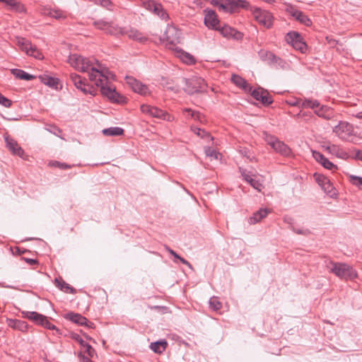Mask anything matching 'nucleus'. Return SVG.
<instances>
[{
	"instance_id": "nucleus-1",
	"label": "nucleus",
	"mask_w": 362,
	"mask_h": 362,
	"mask_svg": "<svg viewBox=\"0 0 362 362\" xmlns=\"http://www.w3.org/2000/svg\"><path fill=\"white\" fill-rule=\"evenodd\" d=\"M68 62L76 70L87 72L90 83L100 88L101 94L112 102H119L120 95L112 84L115 75L98 61H93L77 54H71Z\"/></svg>"
},
{
	"instance_id": "nucleus-2",
	"label": "nucleus",
	"mask_w": 362,
	"mask_h": 362,
	"mask_svg": "<svg viewBox=\"0 0 362 362\" xmlns=\"http://www.w3.org/2000/svg\"><path fill=\"white\" fill-rule=\"evenodd\" d=\"M331 272L340 279L345 280H353L357 278V273L352 267L345 263L329 262L327 266Z\"/></svg>"
},
{
	"instance_id": "nucleus-3",
	"label": "nucleus",
	"mask_w": 362,
	"mask_h": 362,
	"mask_svg": "<svg viewBox=\"0 0 362 362\" xmlns=\"http://www.w3.org/2000/svg\"><path fill=\"white\" fill-rule=\"evenodd\" d=\"M211 4L224 12H234L239 7L247 8L249 3L245 0H211Z\"/></svg>"
},
{
	"instance_id": "nucleus-4",
	"label": "nucleus",
	"mask_w": 362,
	"mask_h": 362,
	"mask_svg": "<svg viewBox=\"0 0 362 362\" xmlns=\"http://www.w3.org/2000/svg\"><path fill=\"white\" fill-rule=\"evenodd\" d=\"M180 81L182 83L185 84L184 90L188 94L192 95L206 91L207 84L205 81L200 77H194L189 79L182 78Z\"/></svg>"
},
{
	"instance_id": "nucleus-5",
	"label": "nucleus",
	"mask_w": 362,
	"mask_h": 362,
	"mask_svg": "<svg viewBox=\"0 0 362 362\" xmlns=\"http://www.w3.org/2000/svg\"><path fill=\"white\" fill-rule=\"evenodd\" d=\"M70 79L73 82L75 87L80 90L83 94H90L93 96L97 94V88L95 85L92 83L89 84L86 83V78H83L81 76L76 74H71Z\"/></svg>"
},
{
	"instance_id": "nucleus-6",
	"label": "nucleus",
	"mask_w": 362,
	"mask_h": 362,
	"mask_svg": "<svg viewBox=\"0 0 362 362\" xmlns=\"http://www.w3.org/2000/svg\"><path fill=\"white\" fill-rule=\"evenodd\" d=\"M247 9H250L254 18L262 25L269 28L273 23V16L272 13L266 10H262L258 7L251 6L250 4Z\"/></svg>"
},
{
	"instance_id": "nucleus-7",
	"label": "nucleus",
	"mask_w": 362,
	"mask_h": 362,
	"mask_svg": "<svg viewBox=\"0 0 362 362\" xmlns=\"http://www.w3.org/2000/svg\"><path fill=\"white\" fill-rule=\"evenodd\" d=\"M141 111L146 115H150L153 117L161 119L168 122L174 120V117L169 115L168 112L163 111L157 107L151 106L149 105L143 104L140 107Z\"/></svg>"
},
{
	"instance_id": "nucleus-8",
	"label": "nucleus",
	"mask_w": 362,
	"mask_h": 362,
	"mask_svg": "<svg viewBox=\"0 0 362 362\" xmlns=\"http://www.w3.org/2000/svg\"><path fill=\"white\" fill-rule=\"evenodd\" d=\"M286 41L291 45V46L296 50L300 51L301 53H305L307 50V45L303 40L300 34L295 31L288 33L285 37Z\"/></svg>"
},
{
	"instance_id": "nucleus-9",
	"label": "nucleus",
	"mask_w": 362,
	"mask_h": 362,
	"mask_svg": "<svg viewBox=\"0 0 362 362\" xmlns=\"http://www.w3.org/2000/svg\"><path fill=\"white\" fill-rule=\"evenodd\" d=\"M141 6L162 19H166L168 15L163 9L162 5L154 0H139Z\"/></svg>"
},
{
	"instance_id": "nucleus-10",
	"label": "nucleus",
	"mask_w": 362,
	"mask_h": 362,
	"mask_svg": "<svg viewBox=\"0 0 362 362\" xmlns=\"http://www.w3.org/2000/svg\"><path fill=\"white\" fill-rule=\"evenodd\" d=\"M16 43L20 49L25 52L28 55L39 59L43 58L41 52L37 49L36 46L33 45L28 40L25 38H18Z\"/></svg>"
},
{
	"instance_id": "nucleus-11",
	"label": "nucleus",
	"mask_w": 362,
	"mask_h": 362,
	"mask_svg": "<svg viewBox=\"0 0 362 362\" xmlns=\"http://www.w3.org/2000/svg\"><path fill=\"white\" fill-rule=\"evenodd\" d=\"M126 83L135 93L146 96L150 94V91L146 85L139 81L132 76H126Z\"/></svg>"
},
{
	"instance_id": "nucleus-12",
	"label": "nucleus",
	"mask_w": 362,
	"mask_h": 362,
	"mask_svg": "<svg viewBox=\"0 0 362 362\" xmlns=\"http://www.w3.org/2000/svg\"><path fill=\"white\" fill-rule=\"evenodd\" d=\"M286 11L303 25L306 26H310L312 25L311 20L304 13L296 9L291 4L286 5Z\"/></svg>"
},
{
	"instance_id": "nucleus-13",
	"label": "nucleus",
	"mask_w": 362,
	"mask_h": 362,
	"mask_svg": "<svg viewBox=\"0 0 362 362\" xmlns=\"http://www.w3.org/2000/svg\"><path fill=\"white\" fill-rule=\"evenodd\" d=\"M353 128L348 122L340 121L333 128V132L341 139H346L352 133Z\"/></svg>"
},
{
	"instance_id": "nucleus-14",
	"label": "nucleus",
	"mask_w": 362,
	"mask_h": 362,
	"mask_svg": "<svg viewBox=\"0 0 362 362\" xmlns=\"http://www.w3.org/2000/svg\"><path fill=\"white\" fill-rule=\"evenodd\" d=\"M163 39L166 40L169 49H173L174 46L179 42V35L174 26H169L166 28Z\"/></svg>"
},
{
	"instance_id": "nucleus-15",
	"label": "nucleus",
	"mask_w": 362,
	"mask_h": 362,
	"mask_svg": "<svg viewBox=\"0 0 362 362\" xmlns=\"http://www.w3.org/2000/svg\"><path fill=\"white\" fill-rule=\"evenodd\" d=\"M241 175L243 179L248 182L253 188L257 189L258 192H261L264 188L262 182L259 180L256 179V175L252 174L251 172L247 171L245 169L240 168Z\"/></svg>"
},
{
	"instance_id": "nucleus-16",
	"label": "nucleus",
	"mask_w": 362,
	"mask_h": 362,
	"mask_svg": "<svg viewBox=\"0 0 362 362\" xmlns=\"http://www.w3.org/2000/svg\"><path fill=\"white\" fill-rule=\"evenodd\" d=\"M252 96L258 101H260L263 105H269L273 103L272 97L263 88H258L252 91Z\"/></svg>"
},
{
	"instance_id": "nucleus-17",
	"label": "nucleus",
	"mask_w": 362,
	"mask_h": 362,
	"mask_svg": "<svg viewBox=\"0 0 362 362\" xmlns=\"http://www.w3.org/2000/svg\"><path fill=\"white\" fill-rule=\"evenodd\" d=\"M65 318L76 325H84L90 329L94 328V324L88 321L87 318L82 316L81 314L69 313L66 315Z\"/></svg>"
},
{
	"instance_id": "nucleus-18",
	"label": "nucleus",
	"mask_w": 362,
	"mask_h": 362,
	"mask_svg": "<svg viewBox=\"0 0 362 362\" xmlns=\"http://www.w3.org/2000/svg\"><path fill=\"white\" fill-rule=\"evenodd\" d=\"M259 55L262 60L265 61L271 64L281 65L284 63V62L281 58L276 57L272 52L261 50L259 52Z\"/></svg>"
},
{
	"instance_id": "nucleus-19",
	"label": "nucleus",
	"mask_w": 362,
	"mask_h": 362,
	"mask_svg": "<svg viewBox=\"0 0 362 362\" xmlns=\"http://www.w3.org/2000/svg\"><path fill=\"white\" fill-rule=\"evenodd\" d=\"M313 156L314 158L320 163L325 168L334 171L337 170V166L334 165L333 163L329 161L327 158L324 156L323 154L318 151H313Z\"/></svg>"
},
{
	"instance_id": "nucleus-20",
	"label": "nucleus",
	"mask_w": 362,
	"mask_h": 362,
	"mask_svg": "<svg viewBox=\"0 0 362 362\" xmlns=\"http://www.w3.org/2000/svg\"><path fill=\"white\" fill-rule=\"evenodd\" d=\"M204 23L212 29H218L219 21L217 18L216 13L212 10H205Z\"/></svg>"
},
{
	"instance_id": "nucleus-21",
	"label": "nucleus",
	"mask_w": 362,
	"mask_h": 362,
	"mask_svg": "<svg viewBox=\"0 0 362 362\" xmlns=\"http://www.w3.org/2000/svg\"><path fill=\"white\" fill-rule=\"evenodd\" d=\"M5 141L6 144V147L8 150L13 154L22 157L24 154V151L23 148L18 145V142L10 138L9 136H5Z\"/></svg>"
},
{
	"instance_id": "nucleus-22",
	"label": "nucleus",
	"mask_w": 362,
	"mask_h": 362,
	"mask_svg": "<svg viewBox=\"0 0 362 362\" xmlns=\"http://www.w3.org/2000/svg\"><path fill=\"white\" fill-rule=\"evenodd\" d=\"M315 113L320 117L327 120L333 119L335 117V112L331 107L322 105L315 110Z\"/></svg>"
},
{
	"instance_id": "nucleus-23",
	"label": "nucleus",
	"mask_w": 362,
	"mask_h": 362,
	"mask_svg": "<svg viewBox=\"0 0 362 362\" xmlns=\"http://www.w3.org/2000/svg\"><path fill=\"white\" fill-rule=\"evenodd\" d=\"M7 325L9 327L21 332H27L29 328L26 322L18 319H8Z\"/></svg>"
},
{
	"instance_id": "nucleus-24",
	"label": "nucleus",
	"mask_w": 362,
	"mask_h": 362,
	"mask_svg": "<svg viewBox=\"0 0 362 362\" xmlns=\"http://www.w3.org/2000/svg\"><path fill=\"white\" fill-rule=\"evenodd\" d=\"M324 148L331 154L342 159L348 157L347 153L344 151L339 146L336 144H329L324 146Z\"/></svg>"
},
{
	"instance_id": "nucleus-25",
	"label": "nucleus",
	"mask_w": 362,
	"mask_h": 362,
	"mask_svg": "<svg viewBox=\"0 0 362 362\" xmlns=\"http://www.w3.org/2000/svg\"><path fill=\"white\" fill-rule=\"evenodd\" d=\"M272 148L276 153H279L284 156H288L291 153V149L289 148V147L286 144L279 141V139Z\"/></svg>"
},
{
	"instance_id": "nucleus-26",
	"label": "nucleus",
	"mask_w": 362,
	"mask_h": 362,
	"mask_svg": "<svg viewBox=\"0 0 362 362\" xmlns=\"http://www.w3.org/2000/svg\"><path fill=\"white\" fill-rule=\"evenodd\" d=\"M124 35H127L129 38L141 43H144L147 40V37L146 36H144L138 30L134 29H131L128 31L124 32Z\"/></svg>"
},
{
	"instance_id": "nucleus-27",
	"label": "nucleus",
	"mask_w": 362,
	"mask_h": 362,
	"mask_svg": "<svg viewBox=\"0 0 362 362\" xmlns=\"http://www.w3.org/2000/svg\"><path fill=\"white\" fill-rule=\"evenodd\" d=\"M54 284L57 288H59L62 291H64L66 293H75V289L74 288L71 287L69 284L66 283L61 278H56L54 279Z\"/></svg>"
},
{
	"instance_id": "nucleus-28",
	"label": "nucleus",
	"mask_w": 362,
	"mask_h": 362,
	"mask_svg": "<svg viewBox=\"0 0 362 362\" xmlns=\"http://www.w3.org/2000/svg\"><path fill=\"white\" fill-rule=\"evenodd\" d=\"M23 315L24 317L28 318V320L33 321V322L38 325H40L42 320L43 319L44 317L43 315L34 311L23 312Z\"/></svg>"
},
{
	"instance_id": "nucleus-29",
	"label": "nucleus",
	"mask_w": 362,
	"mask_h": 362,
	"mask_svg": "<svg viewBox=\"0 0 362 362\" xmlns=\"http://www.w3.org/2000/svg\"><path fill=\"white\" fill-rule=\"evenodd\" d=\"M11 74L15 76L16 78L23 79L25 81H30L35 78V76L29 74L22 69H13L11 70Z\"/></svg>"
},
{
	"instance_id": "nucleus-30",
	"label": "nucleus",
	"mask_w": 362,
	"mask_h": 362,
	"mask_svg": "<svg viewBox=\"0 0 362 362\" xmlns=\"http://www.w3.org/2000/svg\"><path fill=\"white\" fill-rule=\"evenodd\" d=\"M269 212L270 211L267 209H260L250 218V223L255 224L260 221L262 218H265Z\"/></svg>"
},
{
	"instance_id": "nucleus-31",
	"label": "nucleus",
	"mask_w": 362,
	"mask_h": 362,
	"mask_svg": "<svg viewBox=\"0 0 362 362\" xmlns=\"http://www.w3.org/2000/svg\"><path fill=\"white\" fill-rule=\"evenodd\" d=\"M231 81L234 84H235L239 88L245 90H247V88H249L250 90H251V87H249L247 81L241 76L233 74L231 76Z\"/></svg>"
},
{
	"instance_id": "nucleus-32",
	"label": "nucleus",
	"mask_w": 362,
	"mask_h": 362,
	"mask_svg": "<svg viewBox=\"0 0 362 362\" xmlns=\"http://www.w3.org/2000/svg\"><path fill=\"white\" fill-rule=\"evenodd\" d=\"M124 129L119 127H112L102 131L103 135L107 136H120L124 134Z\"/></svg>"
},
{
	"instance_id": "nucleus-33",
	"label": "nucleus",
	"mask_w": 362,
	"mask_h": 362,
	"mask_svg": "<svg viewBox=\"0 0 362 362\" xmlns=\"http://www.w3.org/2000/svg\"><path fill=\"white\" fill-rule=\"evenodd\" d=\"M167 345L165 340H161L151 343L150 347L155 353L161 354L165 350Z\"/></svg>"
},
{
	"instance_id": "nucleus-34",
	"label": "nucleus",
	"mask_w": 362,
	"mask_h": 362,
	"mask_svg": "<svg viewBox=\"0 0 362 362\" xmlns=\"http://www.w3.org/2000/svg\"><path fill=\"white\" fill-rule=\"evenodd\" d=\"M0 1L4 3L7 6H9L11 9L13 11L23 12L25 10L23 5L16 0H0Z\"/></svg>"
},
{
	"instance_id": "nucleus-35",
	"label": "nucleus",
	"mask_w": 362,
	"mask_h": 362,
	"mask_svg": "<svg viewBox=\"0 0 362 362\" xmlns=\"http://www.w3.org/2000/svg\"><path fill=\"white\" fill-rule=\"evenodd\" d=\"M161 84L164 88H167L168 90H170L175 93H179L180 90L179 85H174L173 81L170 80L168 78H163L161 80Z\"/></svg>"
},
{
	"instance_id": "nucleus-36",
	"label": "nucleus",
	"mask_w": 362,
	"mask_h": 362,
	"mask_svg": "<svg viewBox=\"0 0 362 362\" xmlns=\"http://www.w3.org/2000/svg\"><path fill=\"white\" fill-rule=\"evenodd\" d=\"M178 57L187 64H194L195 63V59L190 54L185 52L182 50L177 51Z\"/></svg>"
},
{
	"instance_id": "nucleus-37",
	"label": "nucleus",
	"mask_w": 362,
	"mask_h": 362,
	"mask_svg": "<svg viewBox=\"0 0 362 362\" xmlns=\"http://www.w3.org/2000/svg\"><path fill=\"white\" fill-rule=\"evenodd\" d=\"M40 78L41 80V81L51 87V88H57V85H58V79L57 78H53V77H51V76H40Z\"/></svg>"
},
{
	"instance_id": "nucleus-38",
	"label": "nucleus",
	"mask_w": 362,
	"mask_h": 362,
	"mask_svg": "<svg viewBox=\"0 0 362 362\" xmlns=\"http://www.w3.org/2000/svg\"><path fill=\"white\" fill-rule=\"evenodd\" d=\"M110 22H107L103 20H100L98 21H95L93 23L94 26L100 30H103L105 33H108L109 27H110Z\"/></svg>"
},
{
	"instance_id": "nucleus-39",
	"label": "nucleus",
	"mask_w": 362,
	"mask_h": 362,
	"mask_svg": "<svg viewBox=\"0 0 362 362\" xmlns=\"http://www.w3.org/2000/svg\"><path fill=\"white\" fill-rule=\"evenodd\" d=\"M111 35H124V31L119 27L117 24L114 23L113 22H110L108 33Z\"/></svg>"
},
{
	"instance_id": "nucleus-40",
	"label": "nucleus",
	"mask_w": 362,
	"mask_h": 362,
	"mask_svg": "<svg viewBox=\"0 0 362 362\" xmlns=\"http://www.w3.org/2000/svg\"><path fill=\"white\" fill-rule=\"evenodd\" d=\"M301 107L305 108L317 109L320 107V103L317 100L305 99L301 103Z\"/></svg>"
},
{
	"instance_id": "nucleus-41",
	"label": "nucleus",
	"mask_w": 362,
	"mask_h": 362,
	"mask_svg": "<svg viewBox=\"0 0 362 362\" xmlns=\"http://www.w3.org/2000/svg\"><path fill=\"white\" fill-rule=\"evenodd\" d=\"M221 33L226 37H235L237 31L228 25H224L220 30Z\"/></svg>"
},
{
	"instance_id": "nucleus-42",
	"label": "nucleus",
	"mask_w": 362,
	"mask_h": 362,
	"mask_svg": "<svg viewBox=\"0 0 362 362\" xmlns=\"http://www.w3.org/2000/svg\"><path fill=\"white\" fill-rule=\"evenodd\" d=\"M40 325L50 330H55L58 334H60L59 329L54 325L52 324L45 315Z\"/></svg>"
},
{
	"instance_id": "nucleus-43",
	"label": "nucleus",
	"mask_w": 362,
	"mask_h": 362,
	"mask_svg": "<svg viewBox=\"0 0 362 362\" xmlns=\"http://www.w3.org/2000/svg\"><path fill=\"white\" fill-rule=\"evenodd\" d=\"M209 306L214 310H218L221 308V303L219 301L218 298L216 296H213L209 299Z\"/></svg>"
},
{
	"instance_id": "nucleus-44",
	"label": "nucleus",
	"mask_w": 362,
	"mask_h": 362,
	"mask_svg": "<svg viewBox=\"0 0 362 362\" xmlns=\"http://www.w3.org/2000/svg\"><path fill=\"white\" fill-rule=\"evenodd\" d=\"M316 180L325 191L327 190L326 185H328V187H331V184L328 178L323 175H319Z\"/></svg>"
},
{
	"instance_id": "nucleus-45",
	"label": "nucleus",
	"mask_w": 362,
	"mask_h": 362,
	"mask_svg": "<svg viewBox=\"0 0 362 362\" xmlns=\"http://www.w3.org/2000/svg\"><path fill=\"white\" fill-rule=\"evenodd\" d=\"M183 112H187L189 114L191 118L202 122V115L199 112L193 111L190 108H185Z\"/></svg>"
},
{
	"instance_id": "nucleus-46",
	"label": "nucleus",
	"mask_w": 362,
	"mask_h": 362,
	"mask_svg": "<svg viewBox=\"0 0 362 362\" xmlns=\"http://www.w3.org/2000/svg\"><path fill=\"white\" fill-rule=\"evenodd\" d=\"M98 4L109 11H113L114 9V5L110 0H100Z\"/></svg>"
},
{
	"instance_id": "nucleus-47",
	"label": "nucleus",
	"mask_w": 362,
	"mask_h": 362,
	"mask_svg": "<svg viewBox=\"0 0 362 362\" xmlns=\"http://www.w3.org/2000/svg\"><path fill=\"white\" fill-rule=\"evenodd\" d=\"M264 140L271 147H272L278 141V139L271 134H264Z\"/></svg>"
},
{
	"instance_id": "nucleus-48",
	"label": "nucleus",
	"mask_w": 362,
	"mask_h": 362,
	"mask_svg": "<svg viewBox=\"0 0 362 362\" xmlns=\"http://www.w3.org/2000/svg\"><path fill=\"white\" fill-rule=\"evenodd\" d=\"M192 130L197 136H200L202 139L210 137L209 134L207 132L204 131V129H202L200 128H194L192 129Z\"/></svg>"
},
{
	"instance_id": "nucleus-49",
	"label": "nucleus",
	"mask_w": 362,
	"mask_h": 362,
	"mask_svg": "<svg viewBox=\"0 0 362 362\" xmlns=\"http://www.w3.org/2000/svg\"><path fill=\"white\" fill-rule=\"evenodd\" d=\"M83 348L86 349V352L88 354V358H93L95 355H96V352L95 349L88 343L83 346Z\"/></svg>"
},
{
	"instance_id": "nucleus-50",
	"label": "nucleus",
	"mask_w": 362,
	"mask_h": 362,
	"mask_svg": "<svg viewBox=\"0 0 362 362\" xmlns=\"http://www.w3.org/2000/svg\"><path fill=\"white\" fill-rule=\"evenodd\" d=\"M50 15L56 19H64L66 18L65 13L59 10L52 11L50 12Z\"/></svg>"
},
{
	"instance_id": "nucleus-51",
	"label": "nucleus",
	"mask_w": 362,
	"mask_h": 362,
	"mask_svg": "<svg viewBox=\"0 0 362 362\" xmlns=\"http://www.w3.org/2000/svg\"><path fill=\"white\" fill-rule=\"evenodd\" d=\"M205 153L206 156L210 158H214L215 159L218 158V156H220L219 153H218L216 150L211 148H207L205 150Z\"/></svg>"
},
{
	"instance_id": "nucleus-52",
	"label": "nucleus",
	"mask_w": 362,
	"mask_h": 362,
	"mask_svg": "<svg viewBox=\"0 0 362 362\" xmlns=\"http://www.w3.org/2000/svg\"><path fill=\"white\" fill-rule=\"evenodd\" d=\"M0 105L6 107H9L12 105V101L9 100L8 98L4 97L1 93H0Z\"/></svg>"
},
{
	"instance_id": "nucleus-53",
	"label": "nucleus",
	"mask_w": 362,
	"mask_h": 362,
	"mask_svg": "<svg viewBox=\"0 0 362 362\" xmlns=\"http://www.w3.org/2000/svg\"><path fill=\"white\" fill-rule=\"evenodd\" d=\"M71 339L77 341L82 347L86 344V342L84 341V340L80 337L79 334L76 333H72L71 334Z\"/></svg>"
},
{
	"instance_id": "nucleus-54",
	"label": "nucleus",
	"mask_w": 362,
	"mask_h": 362,
	"mask_svg": "<svg viewBox=\"0 0 362 362\" xmlns=\"http://www.w3.org/2000/svg\"><path fill=\"white\" fill-rule=\"evenodd\" d=\"M350 178H351V181L353 185H354L356 186H358V187L362 186V177H358V176L351 175L350 177Z\"/></svg>"
},
{
	"instance_id": "nucleus-55",
	"label": "nucleus",
	"mask_w": 362,
	"mask_h": 362,
	"mask_svg": "<svg viewBox=\"0 0 362 362\" xmlns=\"http://www.w3.org/2000/svg\"><path fill=\"white\" fill-rule=\"evenodd\" d=\"M53 165L61 169H69L71 168L70 165H68L65 163H61L59 161H54L53 163Z\"/></svg>"
},
{
	"instance_id": "nucleus-56",
	"label": "nucleus",
	"mask_w": 362,
	"mask_h": 362,
	"mask_svg": "<svg viewBox=\"0 0 362 362\" xmlns=\"http://www.w3.org/2000/svg\"><path fill=\"white\" fill-rule=\"evenodd\" d=\"M78 357L82 362H93L90 359V358L86 356L84 354H82V352H79L78 354Z\"/></svg>"
},
{
	"instance_id": "nucleus-57",
	"label": "nucleus",
	"mask_w": 362,
	"mask_h": 362,
	"mask_svg": "<svg viewBox=\"0 0 362 362\" xmlns=\"http://www.w3.org/2000/svg\"><path fill=\"white\" fill-rule=\"evenodd\" d=\"M49 131L50 132L53 133L54 135L59 136L61 139H64L63 137H62L61 136L59 135V134L62 132V130L60 129H59L56 127H53Z\"/></svg>"
},
{
	"instance_id": "nucleus-58",
	"label": "nucleus",
	"mask_w": 362,
	"mask_h": 362,
	"mask_svg": "<svg viewBox=\"0 0 362 362\" xmlns=\"http://www.w3.org/2000/svg\"><path fill=\"white\" fill-rule=\"evenodd\" d=\"M165 247L166 250L170 255H172L175 258L178 259L179 257H180V256L179 255H177L173 250L170 249L168 246L165 245Z\"/></svg>"
},
{
	"instance_id": "nucleus-59",
	"label": "nucleus",
	"mask_w": 362,
	"mask_h": 362,
	"mask_svg": "<svg viewBox=\"0 0 362 362\" xmlns=\"http://www.w3.org/2000/svg\"><path fill=\"white\" fill-rule=\"evenodd\" d=\"M23 259L28 262V264H30V265H33V264H35L37 263V261L36 259H30V258H23Z\"/></svg>"
},
{
	"instance_id": "nucleus-60",
	"label": "nucleus",
	"mask_w": 362,
	"mask_h": 362,
	"mask_svg": "<svg viewBox=\"0 0 362 362\" xmlns=\"http://www.w3.org/2000/svg\"><path fill=\"white\" fill-rule=\"evenodd\" d=\"M182 264L188 266L189 267H192V265L191 264L187 261L185 259L182 258V257H179L178 259Z\"/></svg>"
},
{
	"instance_id": "nucleus-61",
	"label": "nucleus",
	"mask_w": 362,
	"mask_h": 362,
	"mask_svg": "<svg viewBox=\"0 0 362 362\" xmlns=\"http://www.w3.org/2000/svg\"><path fill=\"white\" fill-rule=\"evenodd\" d=\"M356 157L358 159H359V160H362V151H358L356 152Z\"/></svg>"
},
{
	"instance_id": "nucleus-62",
	"label": "nucleus",
	"mask_w": 362,
	"mask_h": 362,
	"mask_svg": "<svg viewBox=\"0 0 362 362\" xmlns=\"http://www.w3.org/2000/svg\"><path fill=\"white\" fill-rule=\"evenodd\" d=\"M327 40H328L329 43L334 45H337L338 43V42L335 40H328V37H327Z\"/></svg>"
},
{
	"instance_id": "nucleus-63",
	"label": "nucleus",
	"mask_w": 362,
	"mask_h": 362,
	"mask_svg": "<svg viewBox=\"0 0 362 362\" xmlns=\"http://www.w3.org/2000/svg\"><path fill=\"white\" fill-rule=\"evenodd\" d=\"M354 116L358 119H362V112H358Z\"/></svg>"
},
{
	"instance_id": "nucleus-64",
	"label": "nucleus",
	"mask_w": 362,
	"mask_h": 362,
	"mask_svg": "<svg viewBox=\"0 0 362 362\" xmlns=\"http://www.w3.org/2000/svg\"><path fill=\"white\" fill-rule=\"evenodd\" d=\"M291 105H293V106L301 105V104L300 103V101L293 102V103H291Z\"/></svg>"
}]
</instances>
